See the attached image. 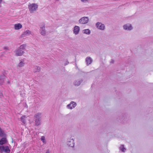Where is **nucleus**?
Instances as JSON below:
<instances>
[{"instance_id": "obj_22", "label": "nucleus", "mask_w": 153, "mask_h": 153, "mask_svg": "<svg viewBox=\"0 0 153 153\" xmlns=\"http://www.w3.org/2000/svg\"><path fill=\"white\" fill-rule=\"evenodd\" d=\"M24 65V63L23 62H21L19 63V67H22Z\"/></svg>"}, {"instance_id": "obj_23", "label": "nucleus", "mask_w": 153, "mask_h": 153, "mask_svg": "<svg viewBox=\"0 0 153 153\" xmlns=\"http://www.w3.org/2000/svg\"><path fill=\"white\" fill-rule=\"evenodd\" d=\"M51 153V152L50 151L49 149H48L46 150L45 153Z\"/></svg>"}, {"instance_id": "obj_20", "label": "nucleus", "mask_w": 153, "mask_h": 153, "mask_svg": "<svg viewBox=\"0 0 153 153\" xmlns=\"http://www.w3.org/2000/svg\"><path fill=\"white\" fill-rule=\"evenodd\" d=\"M120 150L123 152H125L126 150V149L124 148V146L121 145L120 148Z\"/></svg>"}, {"instance_id": "obj_1", "label": "nucleus", "mask_w": 153, "mask_h": 153, "mask_svg": "<svg viewBox=\"0 0 153 153\" xmlns=\"http://www.w3.org/2000/svg\"><path fill=\"white\" fill-rule=\"evenodd\" d=\"M26 47L25 45H22L19 47L18 50L16 53V56H21L24 53V50Z\"/></svg>"}, {"instance_id": "obj_8", "label": "nucleus", "mask_w": 153, "mask_h": 153, "mask_svg": "<svg viewBox=\"0 0 153 153\" xmlns=\"http://www.w3.org/2000/svg\"><path fill=\"white\" fill-rule=\"evenodd\" d=\"M124 29L127 30H131L133 29L131 25L130 24H127L123 26Z\"/></svg>"}, {"instance_id": "obj_9", "label": "nucleus", "mask_w": 153, "mask_h": 153, "mask_svg": "<svg viewBox=\"0 0 153 153\" xmlns=\"http://www.w3.org/2000/svg\"><path fill=\"white\" fill-rule=\"evenodd\" d=\"M76 105V104L75 102L72 101L70 104L67 105V107L69 109H72L74 108Z\"/></svg>"}, {"instance_id": "obj_10", "label": "nucleus", "mask_w": 153, "mask_h": 153, "mask_svg": "<svg viewBox=\"0 0 153 153\" xmlns=\"http://www.w3.org/2000/svg\"><path fill=\"white\" fill-rule=\"evenodd\" d=\"M40 33L42 35L45 36L46 34V31L45 29V25L43 24L42 26L40 27Z\"/></svg>"}, {"instance_id": "obj_17", "label": "nucleus", "mask_w": 153, "mask_h": 153, "mask_svg": "<svg viewBox=\"0 0 153 153\" xmlns=\"http://www.w3.org/2000/svg\"><path fill=\"white\" fill-rule=\"evenodd\" d=\"M82 81V80L75 81L74 83V84L75 86H79L80 84Z\"/></svg>"}, {"instance_id": "obj_14", "label": "nucleus", "mask_w": 153, "mask_h": 153, "mask_svg": "<svg viewBox=\"0 0 153 153\" xmlns=\"http://www.w3.org/2000/svg\"><path fill=\"white\" fill-rule=\"evenodd\" d=\"M6 76L4 74H3L0 76V84H3L4 82V79H5Z\"/></svg>"}, {"instance_id": "obj_5", "label": "nucleus", "mask_w": 153, "mask_h": 153, "mask_svg": "<svg viewBox=\"0 0 153 153\" xmlns=\"http://www.w3.org/2000/svg\"><path fill=\"white\" fill-rule=\"evenodd\" d=\"M97 28L100 30H103L105 29V25L102 23L98 22L96 24Z\"/></svg>"}, {"instance_id": "obj_21", "label": "nucleus", "mask_w": 153, "mask_h": 153, "mask_svg": "<svg viewBox=\"0 0 153 153\" xmlns=\"http://www.w3.org/2000/svg\"><path fill=\"white\" fill-rule=\"evenodd\" d=\"M38 70V67L37 66H34L33 68V71L34 72H37Z\"/></svg>"}, {"instance_id": "obj_12", "label": "nucleus", "mask_w": 153, "mask_h": 153, "mask_svg": "<svg viewBox=\"0 0 153 153\" xmlns=\"http://www.w3.org/2000/svg\"><path fill=\"white\" fill-rule=\"evenodd\" d=\"M31 32L30 30H27L23 33L21 36L22 37H25L26 36L30 35L31 34Z\"/></svg>"}, {"instance_id": "obj_7", "label": "nucleus", "mask_w": 153, "mask_h": 153, "mask_svg": "<svg viewBox=\"0 0 153 153\" xmlns=\"http://www.w3.org/2000/svg\"><path fill=\"white\" fill-rule=\"evenodd\" d=\"M74 140L73 138H68L67 142V145L70 147H73L74 146Z\"/></svg>"}, {"instance_id": "obj_19", "label": "nucleus", "mask_w": 153, "mask_h": 153, "mask_svg": "<svg viewBox=\"0 0 153 153\" xmlns=\"http://www.w3.org/2000/svg\"><path fill=\"white\" fill-rule=\"evenodd\" d=\"M26 117L25 115L21 117V121L24 124L25 123V118Z\"/></svg>"}, {"instance_id": "obj_27", "label": "nucleus", "mask_w": 153, "mask_h": 153, "mask_svg": "<svg viewBox=\"0 0 153 153\" xmlns=\"http://www.w3.org/2000/svg\"><path fill=\"white\" fill-rule=\"evenodd\" d=\"M67 64H65V65H67Z\"/></svg>"}, {"instance_id": "obj_16", "label": "nucleus", "mask_w": 153, "mask_h": 153, "mask_svg": "<svg viewBox=\"0 0 153 153\" xmlns=\"http://www.w3.org/2000/svg\"><path fill=\"white\" fill-rule=\"evenodd\" d=\"M86 62L88 65L91 64L92 61V59L90 57H87L86 59Z\"/></svg>"}, {"instance_id": "obj_24", "label": "nucleus", "mask_w": 153, "mask_h": 153, "mask_svg": "<svg viewBox=\"0 0 153 153\" xmlns=\"http://www.w3.org/2000/svg\"><path fill=\"white\" fill-rule=\"evenodd\" d=\"M81 1L83 2H86L88 1L87 0H81Z\"/></svg>"}, {"instance_id": "obj_26", "label": "nucleus", "mask_w": 153, "mask_h": 153, "mask_svg": "<svg viewBox=\"0 0 153 153\" xmlns=\"http://www.w3.org/2000/svg\"><path fill=\"white\" fill-rule=\"evenodd\" d=\"M37 121V120L36 119V121Z\"/></svg>"}, {"instance_id": "obj_3", "label": "nucleus", "mask_w": 153, "mask_h": 153, "mask_svg": "<svg viewBox=\"0 0 153 153\" xmlns=\"http://www.w3.org/2000/svg\"><path fill=\"white\" fill-rule=\"evenodd\" d=\"M38 8V5L36 4H32L28 5V8L31 13L33 12L36 10Z\"/></svg>"}, {"instance_id": "obj_6", "label": "nucleus", "mask_w": 153, "mask_h": 153, "mask_svg": "<svg viewBox=\"0 0 153 153\" xmlns=\"http://www.w3.org/2000/svg\"><path fill=\"white\" fill-rule=\"evenodd\" d=\"M73 33L75 35H77L79 34L80 31V27L77 25L75 26L73 28Z\"/></svg>"}, {"instance_id": "obj_13", "label": "nucleus", "mask_w": 153, "mask_h": 153, "mask_svg": "<svg viewBox=\"0 0 153 153\" xmlns=\"http://www.w3.org/2000/svg\"><path fill=\"white\" fill-rule=\"evenodd\" d=\"M82 32L84 34L89 35L91 33V31L89 29H85L82 30Z\"/></svg>"}, {"instance_id": "obj_15", "label": "nucleus", "mask_w": 153, "mask_h": 153, "mask_svg": "<svg viewBox=\"0 0 153 153\" xmlns=\"http://www.w3.org/2000/svg\"><path fill=\"white\" fill-rule=\"evenodd\" d=\"M7 141L6 138H2L0 140V145H2L6 143Z\"/></svg>"}, {"instance_id": "obj_18", "label": "nucleus", "mask_w": 153, "mask_h": 153, "mask_svg": "<svg viewBox=\"0 0 153 153\" xmlns=\"http://www.w3.org/2000/svg\"><path fill=\"white\" fill-rule=\"evenodd\" d=\"M40 140L42 142L43 144H46V143L47 142L46 140L45 139V136H41L40 138Z\"/></svg>"}, {"instance_id": "obj_25", "label": "nucleus", "mask_w": 153, "mask_h": 153, "mask_svg": "<svg viewBox=\"0 0 153 153\" xmlns=\"http://www.w3.org/2000/svg\"><path fill=\"white\" fill-rule=\"evenodd\" d=\"M37 116H38V115L37 114H36V115H35V117H36V118H37Z\"/></svg>"}, {"instance_id": "obj_4", "label": "nucleus", "mask_w": 153, "mask_h": 153, "mask_svg": "<svg viewBox=\"0 0 153 153\" xmlns=\"http://www.w3.org/2000/svg\"><path fill=\"white\" fill-rule=\"evenodd\" d=\"M89 18L87 17H83L80 18L79 20V23L84 24L87 23L89 22Z\"/></svg>"}, {"instance_id": "obj_11", "label": "nucleus", "mask_w": 153, "mask_h": 153, "mask_svg": "<svg viewBox=\"0 0 153 153\" xmlns=\"http://www.w3.org/2000/svg\"><path fill=\"white\" fill-rule=\"evenodd\" d=\"M22 25L20 23H18L14 25V28L16 30H19L22 27Z\"/></svg>"}, {"instance_id": "obj_2", "label": "nucleus", "mask_w": 153, "mask_h": 153, "mask_svg": "<svg viewBox=\"0 0 153 153\" xmlns=\"http://www.w3.org/2000/svg\"><path fill=\"white\" fill-rule=\"evenodd\" d=\"M0 152L2 153L4 152L6 153H9L10 152V150L7 146H0Z\"/></svg>"}]
</instances>
